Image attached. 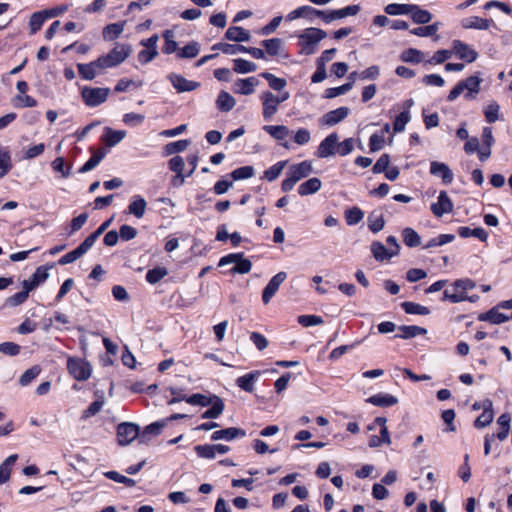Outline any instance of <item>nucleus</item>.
<instances>
[{
	"label": "nucleus",
	"instance_id": "nucleus-58",
	"mask_svg": "<svg viewBox=\"0 0 512 512\" xmlns=\"http://www.w3.org/2000/svg\"><path fill=\"white\" fill-rule=\"evenodd\" d=\"M214 400V396L208 397L203 394H193L186 399V402L191 405H199L202 407H206L212 404V401Z\"/></svg>",
	"mask_w": 512,
	"mask_h": 512
},
{
	"label": "nucleus",
	"instance_id": "nucleus-60",
	"mask_svg": "<svg viewBox=\"0 0 512 512\" xmlns=\"http://www.w3.org/2000/svg\"><path fill=\"white\" fill-rule=\"evenodd\" d=\"M254 175V168L252 166H242L232 171L231 177L233 180H245Z\"/></svg>",
	"mask_w": 512,
	"mask_h": 512
},
{
	"label": "nucleus",
	"instance_id": "nucleus-11",
	"mask_svg": "<svg viewBox=\"0 0 512 512\" xmlns=\"http://www.w3.org/2000/svg\"><path fill=\"white\" fill-rule=\"evenodd\" d=\"M263 105V117L265 120H270L271 117L277 112L279 101L270 91H265L261 95Z\"/></svg>",
	"mask_w": 512,
	"mask_h": 512
},
{
	"label": "nucleus",
	"instance_id": "nucleus-6",
	"mask_svg": "<svg viewBox=\"0 0 512 512\" xmlns=\"http://www.w3.org/2000/svg\"><path fill=\"white\" fill-rule=\"evenodd\" d=\"M53 268V265H42L39 266L36 271L30 276V278L22 281V288L28 292L36 289L41 283L46 281L49 277V270Z\"/></svg>",
	"mask_w": 512,
	"mask_h": 512
},
{
	"label": "nucleus",
	"instance_id": "nucleus-52",
	"mask_svg": "<svg viewBox=\"0 0 512 512\" xmlns=\"http://www.w3.org/2000/svg\"><path fill=\"white\" fill-rule=\"evenodd\" d=\"M262 45L265 47L266 52L271 56H276L282 47V40L280 38H271L262 41Z\"/></svg>",
	"mask_w": 512,
	"mask_h": 512
},
{
	"label": "nucleus",
	"instance_id": "nucleus-19",
	"mask_svg": "<svg viewBox=\"0 0 512 512\" xmlns=\"http://www.w3.org/2000/svg\"><path fill=\"white\" fill-rule=\"evenodd\" d=\"M126 136V132L123 130H113L110 127L104 129V135L102 141L107 147H114L120 143Z\"/></svg>",
	"mask_w": 512,
	"mask_h": 512
},
{
	"label": "nucleus",
	"instance_id": "nucleus-10",
	"mask_svg": "<svg viewBox=\"0 0 512 512\" xmlns=\"http://www.w3.org/2000/svg\"><path fill=\"white\" fill-rule=\"evenodd\" d=\"M453 203L445 191H441L438 196V201L431 205V211L436 217H442L444 214L453 211Z\"/></svg>",
	"mask_w": 512,
	"mask_h": 512
},
{
	"label": "nucleus",
	"instance_id": "nucleus-26",
	"mask_svg": "<svg viewBox=\"0 0 512 512\" xmlns=\"http://www.w3.org/2000/svg\"><path fill=\"white\" fill-rule=\"evenodd\" d=\"M258 83L259 81L255 77L238 79L235 83V91L242 95H250L254 92V88L258 85Z\"/></svg>",
	"mask_w": 512,
	"mask_h": 512
},
{
	"label": "nucleus",
	"instance_id": "nucleus-44",
	"mask_svg": "<svg viewBox=\"0 0 512 512\" xmlns=\"http://www.w3.org/2000/svg\"><path fill=\"white\" fill-rule=\"evenodd\" d=\"M385 225L383 215L381 213L372 212L368 216V227L373 233L380 232Z\"/></svg>",
	"mask_w": 512,
	"mask_h": 512
},
{
	"label": "nucleus",
	"instance_id": "nucleus-46",
	"mask_svg": "<svg viewBox=\"0 0 512 512\" xmlns=\"http://www.w3.org/2000/svg\"><path fill=\"white\" fill-rule=\"evenodd\" d=\"M400 58L404 62L417 64L423 60V52L414 48H409L401 53Z\"/></svg>",
	"mask_w": 512,
	"mask_h": 512
},
{
	"label": "nucleus",
	"instance_id": "nucleus-29",
	"mask_svg": "<svg viewBox=\"0 0 512 512\" xmlns=\"http://www.w3.org/2000/svg\"><path fill=\"white\" fill-rule=\"evenodd\" d=\"M322 183L319 178H310L307 181L300 184L298 187V193L301 196H307L310 194H314L321 189Z\"/></svg>",
	"mask_w": 512,
	"mask_h": 512
},
{
	"label": "nucleus",
	"instance_id": "nucleus-23",
	"mask_svg": "<svg viewBox=\"0 0 512 512\" xmlns=\"http://www.w3.org/2000/svg\"><path fill=\"white\" fill-rule=\"evenodd\" d=\"M399 333L395 335L397 338L401 339H411L419 335H425L427 330L423 327L416 325H402L398 327Z\"/></svg>",
	"mask_w": 512,
	"mask_h": 512
},
{
	"label": "nucleus",
	"instance_id": "nucleus-32",
	"mask_svg": "<svg viewBox=\"0 0 512 512\" xmlns=\"http://www.w3.org/2000/svg\"><path fill=\"white\" fill-rule=\"evenodd\" d=\"M458 235L461 238H468V237H476L482 242H486L488 239V233L481 227H477L474 229H471L469 227H459L458 228Z\"/></svg>",
	"mask_w": 512,
	"mask_h": 512
},
{
	"label": "nucleus",
	"instance_id": "nucleus-61",
	"mask_svg": "<svg viewBox=\"0 0 512 512\" xmlns=\"http://www.w3.org/2000/svg\"><path fill=\"white\" fill-rule=\"evenodd\" d=\"M104 475L108 479L113 480L118 483H122V484L126 485L127 487H133L136 484L135 480H133L132 478L121 475L120 473H118L116 471H108V472H105Z\"/></svg>",
	"mask_w": 512,
	"mask_h": 512
},
{
	"label": "nucleus",
	"instance_id": "nucleus-16",
	"mask_svg": "<svg viewBox=\"0 0 512 512\" xmlns=\"http://www.w3.org/2000/svg\"><path fill=\"white\" fill-rule=\"evenodd\" d=\"M246 435V432L243 429L236 428V427H229L222 430L214 431L211 435V439L213 441L218 440H227L231 441L238 437H244Z\"/></svg>",
	"mask_w": 512,
	"mask_h": 512
},
{
	"label": "nucleus",
	"instance_id": "nucleus-42",
	"mask_svg": "<svg viewBox=\"0 0 512 512\" xmlns=\"http://www.w3.org/2000/svg\"><path fill=\"white\" fill-rule=\"evenodd\" d=\"M413 8V4L391 3L385 7V12L389 15H408Z\"/></svg>",
	"mask_w": 512,
	"mask_h": 512
},
{
	"label": "nucleus",
	"instance_id": "nucleus-57",
	"mask_svg": "<svg viewBox=\"0 0 512 512\" xmlns=\"http://www.w3.org/2000/svg\"><path fill=\"white\" fill-rule=\"evenodd\" d=\"M252 269V262L244 258V255L242 254V257L240 260L234 265V267L230 270L231 274H247Z\"/></svg>",
	"mask_w": 512,
	"mask_h": 512
},
{
	"label": "nucleus",
	"instance_id": "nucleus-64",
	"mask_svg": "<svg viewBox=\"0 0 512 512\" xmlns=\"http://www.w3.org/2000/svg\"><path fill=\"white\" fill-rule=\"evenodd\" d=\"M359 11H360L359 5H349L342 9L333 10L335 20L342 19V18H345L348 16H354V15L358 14Z\"/></svg>",
	"mask_w": 512,
	"mask_h": 512
},
{
	"label": "nucleus",
	"instance_id": "nucleus-9",
	"mask_svg": "<svg viewBox=\"0 0 512 512\" xmlns=\"http://www.w3.org/2000/svg\"><path fill=\"white\" fill-rule=\"evenodd\" d=\"M287 278L286 272H279L276 275L272 277V279L269 281L267 286L264 288L262 293V300L264 304H268L270 300L273 298V296L278 291L280 285L285 281Z\"/></svg>",
	"mask_w": 512,
	"mask_h": 512
},
{
	"label": "nucleus",
	"instance_id": "nucleus-54",
	"mask_svg": "<svg viewBox=\"0 0 512 512\" xmlns=\"http://www.w3.org/2000/svg\"><path fill=\"white\" fill-rule=\"evenodd\" d=\"M164 38H165V44L162 48V51L164 54H172L174 52H177L178 53V45H177V42L175 40H173V32L170 31V30H167L165 31L164 33Z\"/></svg>",
	"mask_w": 512,
	"mask_h": 512
},
{
	"label": "nucleus",
	"instance_id": "nucleus-63",
	"mask_svg": "<svg viewBox=\"0 0 512 512\" xmlns=\"http://www.w3.org/2000/svg\"><path fill=\"white\" fill-rule=\"evenodd\" d=\"M410 121V113L409 111L401 112L395 119L393 123L394 132L399 133L404 131L407 123Z\"/></svg>",
	"mask_w": 512,
	"mask_h": 512
},
{
	"label": "nucleus",
	"instance_id": "nucleus-3",
	"mask_svg": "<svg viewBox=\"0 0 512 512\" xmlns=\"http://www.w3.org/2000/svg\"><path fill=\"white\" fill-rule=\"evenodd\" d=\"M69 373L78 381H85L91 376L92 368L84 360L70 357L67 361Z\"/></svg>",
	"mask_w": 512,
	"mask_h": 512
},
{
	"label": "nucleus",
	"instance_id": "nucleus-37",
	"mask_svg": "<svg viewBox=\"0 0 512 512\" xmlns=\"http://www.w3.org/2000/svg\"><path fill=\"white\" fill-rule=\"evenodd\" d=\"M263 129L276 140H284L290 134L287 126L284 125H266Z\"/></svg>",
	"mask_w": 512,
	"mask_h": 512
},
{
	"label": "nucleus",
	"instance_id": "nucleus-41",
	"mask_svg": "<svg viewBox=\"0 0 512 512\" xmlns=\"http://www.w3.org/2000/svg\"><path fill=\"white\" fill-rule=\"evenodd\" d=\"M401 307L402 309L405 311V313L407 314H414V315H428L430 313V310L428 307L426 306H423V305H420L418 303H414V302H403L401 304Z\"/></svg>",
	"mask_w": 512,
	"mask_h": 512
},
{
	"label": "nucleus",
	"instance_id": "nucleus-33",
	"mask_svg": "<svg viewBox=\"0 0 512 512\" xmlns=\"http://www.w3.org/2000/svg\"><path fill=\"white\" fill-rule=\"evenodd\" d=\"M314 13H316V8L311 7V6H301L297 9L291 11L287 15V20L293 21L295 19L303 17V18H306V19L312 21L315 17Z\"/></svg>",
	"mask_w": 512,
	"mask_h": 512
},
{
	"label": "nucleus",
	"instance_id": "nucleus-4",
	"mask_svg": "<svg viewBox=\"0 0 512 512\" xmlns=\"http://www.w3.org/2000/svg\"><path fill=\"white\" fill-rule=\"evenodd\" d=\"M109 88H89L85 87L82 89V97L87 106L96 107L104 103L109 95Z\"/></svg>",
	"mask_w": 512,
	"mask_h": 512
},
{
	"label": "nucleus",
	"instance_id": "nucleus-53",
	"mask_svg": "<svg viewBox=\"0 0 512 512\" xmlns=\"http://www.w3.org/2000/svg\"><path fill=\"white\" fill-rule=\"evenodd\" d=\"M500 106L495 101L489 103L484 109V115L488 123H494L499 119Z\"/></svg>",
	"mask_w": 512,
	"mask_h": 512
},
{
	"label": "nucleus",
	"instance_id": "nucleus-20",
	"mask_svg": "<svg viewBox=\"0 0 512 512\" xmlns=\"http://www.w3.org/2000/svg\"><path fill=\"white\" fill-rule=\"evenodd\" d=\"M500 309L495 306L491 308L488 312L480 314L478 319L480 321H488L492 324H501L507 322L510 317L499 311Z\"/></svg>",
	"mask_w": 512,
	"mask_h": 512
},
{
	"label": "nucleus",
	"instance_id": "nucleus-45",
	"mask_svg": "<svg viewBox=\"0 0 512 512\" xmlns=\"http://www.w3.org/2000/svg\"><path fill=\"white\" fill-rule=\"evenodd\" d=\"M234 62V71L237 73H249V72H255L257 70V65L253 62H250L248 60L238 58L233 60Z\"/></svg>",
	"mask_w": 512,
	"mask_h": 512
},
{
	"label": "nucleus",
	"instance_id": "nucleus-28",
	"mask_svg": "<svg viewBox=\"0 0 512 512\" xmlns=\"http://www.w3.org/2000/svg\"><path fill=\"white\" fill-rule=\"evenodd\" d=\"M166 424L167 420H160L146 426L143 432L140 434V442L144 443L149 441L150 435H159Z\"/></svg>",
	"mask_w": 512,
	"mask_h": 512
},
{
	"label": "nucleus",
	"instance_id": "nucleus-59",
	"mask_svg": "<svg viewBox=\"0 0 512 512\" xmlns=\"http://www.w3.org/2000/svg\"><path fill=\"white\" fill-rule=\"evenodd\" d=\"M77 69L79 75L84 80H93L97 76V71L95 70L91 62L86 64H78Z\"/></svg>",
	"mask_w": 512,
	"mask_h": 512
},
{
	"label": "nucleus",
	"instance_id": "nucleus-21",
	"mask_svg": "<svg viewBox=\"0 0 512 512\" xmlns=\"http://www.w3.org/2000/svg\"><path fill=\"white\" fill-rule=\"evenodd\" d=\"M371 252L377 261L389 260L397 255V251L388 250L381 242L375 241L371 245Z\"/></svg>",
	"mask_w": 512,
	"mask_h": 512
},
{
	"label": "nucleus",
	"instance_id": "nucleus-30",
	"mask_svg": "<svg viewBox=\"0 0 512 512\" xmlns=\"http://www.w3.org/2000/svg\"><path fill=\"white\" fill-rule=\"evenodd\" d=\"M224 408L225 405L222 399L217 396H214V400L212 401L211 407L201 415V418L216 419L223 413Z\"/></svg>",
	"mask_w": 512,
	"mask_h": 512
},
{
	"label": "nucleus",
	"instance_id": "nucleus-39",
	"mask_svg": "<svg viewBox=\"0 0 512 512\" xmlns=\"http://www.w3.org/2000/svg\"><path fill=\"white\" fill-rule=\"evenodd\" d=\"M124 30V23H112L103 30V37L107 41H112L120 36Z\"/></svg>",
	"mask_w": 512,
	"mask_h": 512
},
{
	"label": "nucleus",
	"instance_id": "nucleus-7",
	"mask_svg": "<svg viewBox=\"0 0 512 512\" xmlns=\"http://www.w3.org/2000/svg\"><path fill=\"white\" fill-rule=\"evenodd\" d=\"M167 79L171 82L173 88L178 93L194 91L200 87V83L192 80H188L180 74L169 73Z\"/></svg>",
	"mask_w": 512,
	"mask_h": 512
},
{
	"label": "nucleus",
	"instance_id": "nucleus-48",
	"mask_svg": "<svg viewBox=\"0 0 512 512\" xmlns=\"http://www.w3.org/2000/svg\"><path fill=\"white\" fill-rule=\"evenodd\" d=\"M29 293L30 292L26 289H23L22 291L6 298L4 305L8 307L20 306L27 300Z\"/></svg>",
	"mask_w": 512,
	"mask_h": 512
},
{
	"label": "nucleus",
	"instance_id": "nucleus-27",
	"mask_svg": "<svg viewBox=\"0 0 512 512\" xmlns=\"http://www.w3.org/2000/svg\"><path fill=\"white\" fill-rule=\"evenodd\" d=\"M461 82L464 90H467V93L464 95L466 99L474 98L479 93L481 79L478 76H470Z\"/></svg>",
	"mask_w": 512,
	"mask_h": 512
},
{
	"label": "nucleus",
	"instance_id": "nucleus-50",
	"mask_svg": "<svg viewBox=\"0 0 512 512\" xmlns=\"http://www.w3.org/2000/svg\"><path fill=\"white\" fill-rule=\"evenodd\" d=\"M46 16L43 13V11L34 12L29 21V27L31 34H35L37 31H39L46 20Z\"/></svg>",
	"mask_w": 512,
	"mask_h": 512
},
{
	"label": "nucleus",
	"instance_id": "nucleus-51",
	"mask_svg": "<svg viewBox=\"0 0 512 512\" xmlns=\"http://www.w3.org/2000/svg\"><path fill=\"white\" fill-rule=\"evenodd\" d=\"M168 274V270L164 267H156L148 270L146 280L150 284H156Z\"/></svg>",
	"mask_w": 512,
	"mask_h": 512
},
{
	"label": "nucleus",
	"instance_id": "nucleus-62",
	"mask_svg": "<svg viewBox=\"0 0 512 512\" xmlns=\"http://www.w3.org/2000/svg\"><path fill=\"white\" fill-rule=\"evenodd\" d=\"M285 165H286V161H279V162H277L276 164H274L273 166H271L270 168H268L265 171L264 177L268 181H274L275 179H277L280 176V174L283 171Z\"/></svg>",
	"mask_w": 512,
	"mask_h": 512
},
{
	"label": "nucleus",
	"instance_id": "nucleus-56",
	"mask_svg": "<svg viewBox=\"0 0 512 512\" xmlns=\"http://www.w3.org/2000/svg\"><path fill=\"white\" fill-rule=\"evenodd\" d=\"M438 29H439V23H433V24L425 26V27L414 28L410 32H411V34L419 36V37H429V36L435 35L437 33Z\"/></svg>",
	"mask_w": 512,
	"mask_h": 512
},
{
	"label": "nucleus",
	"instance_id": "nucleus-22",
	"mask_svg": "<svg viewBox=\"0 0 512 512\" xmlns=\"http://www.w3.org/2000/svg\"><path fill=\"white\" fill-rule=\"evenodd\" d=\"M260 371H253L236 380L237 386L245 392L252 393L254 391L255 380L260 376Z\"/></svg>",
	"mask_w": 512,
	"mask_h": 512
},
{
	"label": "nucleus",
	"instance_id": "nucleus-13",
	"mask_svg": "<svg viewBox=\"0 0 512 512\" xmlns=\"http://www.w3.org/2000/svg\"><path fill=\"white\" fill-rule=\"evenodd\" d=\"M350 113V109L348 107H339L335 110L327 112L323 118L322 122L327 126H334L339 122L343 121Z\"/></svg>",
	"mask_w": 512,
	"mask_h": 512
},
{
	"label": "nucleus",
	"instance_id": "nucleus-40",
	"mask_svg": "<svg viewBox=\"0 0 512 512\" xmlns=\"http://www.w3.org/2000/svg\"><path fill=\"white\" fill-rule=\"evenodd\" d=\"M413 8L411 9V16L415 23L417 24H426L431 21L432 15L429 11L421 9L418 5L413 4Z\"/></svg>",
	"mask_w": 512,
	"mask_h": 512
},
{
	"label": "nucleus",
	"instance_id": "nucleus-1",
	"mask_svg": "<svg viewBox=\"0 0 512 512\" xmlns=\"http://www.w3.org/2000/svg\"><path fill=\"white\" fill-rule=\"evenodd\" d=\"M327 33L319 28H307L299 36L301 54L311 55L315 52L317 44L326 38Z\"/></svg>",
	"mask_w": 512,
	"mask_h": 512
},
{
	"label": "nucleus",
	"instance_id": "nucleus-14",
	"mask_svg": "<svg viewBox=\"0 0 512 512\" xmlns=\"http://www.w3.org/2000/svg\"><path fill=\"white\" fill-rule=\"evenodd\" d=\"M430 173L440 177L445 184H450L453 181V173L445 163L432 161L430 164Z\"/></svg>",
	"mask_w": 512,
	"mask_h": 512
},
{
	"label": "nucleus",
	"instance_id": "nucleus-49",
	"mask_svg": "<svg viewBox=\"0 0 512 512\" xmlns=\"http://www.w3.org/2000/svg\"><path fill=\"white\" fill-rule=\"evenodd\" d=\"M12 168L11 156L8 150L0 148V179Z\"/></svg>",
	"mask_w": 512,
	"mask_h": 512
},
{
	"label": "nucleus",
	"instance_id": "nucleus-17",
	"mask_svg": "<svg viewBox=\"0 0 512 512\" xmlns=\"http://www.w3.org/2000/svg\"><path fill=\"white\" fill-rule=\"evenodd\" d=\"M92 156L90 159L79 169L80 173H86L93 170L105 158L106 151L103 148L93 149L90 148Z\"/></svg>",
	"mask_w": 512,
	"mask_h": 512
},
{
	"label": "nucleus",
	"instance_id": "nucleus-8",
	"mask_svg": "<svg viewBox=\"0 0 512 512\" xmlns=\"http://www.w3.org/2000/svg\"><path fill=\"white\" fill-rule=\"evenodd\" d=\"M338 140L339 136L337 133L333 132L328 135L318 146L316 156L319 158H328L333 156L336 153L335 149L337 147Z\"/></svg>",
	"mask_w": 512,
	"mask_h": 512
},
{
	"label": "nucleus",
	"instance_id": "nucleus-18",
	"mask_svg": "<svg viewBox=\"0 0 512 512\" xmlns=\"http://www.w3.org/2000/svg\"><path fill=\"white\" fill-rule=\"evenodd\" d=\"M312 172V165L308 161L294 164L289 168L288 174L296 180V182L307 177Z\"/></svg>",
	"mask_w": 512,
	"mask_h": 512
},
{
	"label": "nucleus",
	"instance_id": "nucleus-43",
	"mask_svg": "<svg viewBox=\"0 0 512 512\" xmlns=\"http://www.w3.org/2000/svg\"><path fill=\"white\" fill-rule=\"evenodd\" d=\"M260 76L267 80L270 88H272L273 90L281 91L287 85V82L284 78L276 77L272 73L263 72L260 74Z\"/></svg>",
	"mask_w": 512,
	"mask_h": 512
},
{
	"label": "nucleus",
	"instance_id": "nucleus-5",
	"mask_svg": "<svg viewBox=\"0 0 512 512\" xmlns=\"http://www.w3.org/2000/svg\"><path fill=\"white\" fill-rule=\"evenodd\" d=\"M137 437L140 438L139 426L131 422H123L117 427V439L121 446L129 445Z\"/></svg>",
	"mask_w": 512,
	"mask_h": 512
},
{
	"label": "nucleus",
	"instance_id": "nucleus-2",
	"mask_svg": "<svg viewBox=\"0 0 512 512\" xmlns=\"http://www.w3.org/2000/svg\"><path fill=\"white\" fill-rule=\"evenodd\" d=\"M131 52L130 45L117 43L106 55H102V58L108 68H113L123 63L130 56Z\"/></svg>",
	"mask_w": 512,
	"mask_h": 512
},
{
	"label": "nucleus",
	"instance_id": "nucleus-15",
	"mask_svg": "<svg viewBox=\"0 0 512 512\" xmlns=\"http://www.w3.org/2000/svg\"><path fill=\"white\" fill-rule=\"evenodd\" d=\"M492 407L493 403L491 400L486 399L483 401V412L474 422L476 428H484L493 421L494 413Z\"/></svg>",
	"mask_w": 512,
	"mask_h": 512
},
{
	"label": "nucleus",
	"instance_id": "nucleus-47",
	"mask_svg": "<svg viewBox=\"0 0 512 512\" xmlns=\"http://www.w3.org/2000/svg\"><path fill=\"white\" fill-rule=\"evenodd\" d=\"M190 145V141L187 139L170 142L165 145L166 155H173L175 153L183 152Z\"/></svg>",
	"mask_w": 512,
	"mask_h": 512
},
{
	"label": "nucleus",
	"instance_id": "nucleus-12",
	"mask_svg": "<svg viewBox=\"0 0 512 512\" xmlns=\"http://www.w3.org/2000/svg\"><path fill=\"white\" fill-rule=\"evenodd\" d=\"M453 50L454 52L462 59L468 63L474 62L477 59L478 53L472 49L468 44L460 41H453Z\"/></svg>",
	"mask_w": 512,
	"mask_h": 512
},
{
	"label": "nucleus",
	"instance_id": "nucleus-35",
	"mask_svg": "<svg viewBox=\"0 0 512 512\" xmlns=\"http://www.w3.org/2000/svg\"><path fill=\"white\" fill-rule=\"evenodd\" d=\"M402 238L404 244L409 248L418 247L421 244V237L413 228L410 227L402 230Z\"/></svg>",
	"mask_w": 512,
	"mask_h": 512
},
{
	"label": "nucleus",
	"instance_id": "nucleus-34",
	"mask_svg": "<svg viewBox=\"0 0 512 512\" xmlns=\"http://www.w3.org/2000/svg\"><path fill=\"white\" fill-rule=\"evenodd\" d=\"M235 103V99L226 91H221L216 100L217 108L223 112L232 110Z\"/></svg>",
	"mask_w": 512,
	"mask_h": 512
},
{
	"label": "nucleus",
	"instance_id": "nucleus-55",
	"mask_svg": "<svg viewBox=\"0 0 512 512\" xmlns=\"http://www.w3.org/2000/svg\"><path fill=\"white\" fill-rule=\"evenodd\" d=\"M364 213L358 207H352L345 212V219L348 225H356L363 219Z\"/></svg>",
	"mask_w": 512,
	"mask_h": 512
},
{
	"label": "nucleus",
	"instance_id": "nucleus-36",
	"mask_svg": "<svg viewBox=\"0 0 512 512\" xmlns=\"http://www.w3.org/2000/svg\"><path fill=\"white\" fill-rule=\"evenodd\" d=\"M466 29L487 30L490 27V21L478 16L467 18L462 23Z\"/></svg>",
	"mask_w": 512,
	"mask_h": 512
},
{
	"label": "nucleus",
	"instance_id": "nucleus-25",
	"mask_svg": "<svg viewBox=\"0 0 512 512\" xmlns=\"http://www.w3.org/2000/svg\"><path fill=\"white\" fill-rule=\"evenodd\" d=\"M146 207V200L142 196L136 195L132 198L128 206V212L134 215L136 218H142L145 214Z\"/></svg>",
	"mask_w": 512,
	"mask_h": 512
},
{
	"label": "nucleus",
	"instance_id": "nucleus-38",
	"mask_svg": "<svg viewBox=\"0 0 512 512\" xmlns=\"http://www.w3.org/2000/svg\"><path fill=\"white\" fill-rule=\"evenodd\" d=\"M200 52V44L196 41H191L183 48L178 50L179 58H195Z\"/></svg>",
	"mask_w": 512,
	"mask_h": 512
},
{
	"label": "nucleus",
	"instance_id": "nucleus-24",
	"mask_svg": "<svg viewBox=\"0 0 512 512\" xmlns=\"http://www.w3.org/2000/svg\"><path fill=\"white\" fill-rule=\"evenodd\" d=\"M226 39L234 42H247L250 40L249 31L239 26L229 27L225 33Z\"/></svg>",
	"mask_w": 512,
	"mask_h": 512
},
{
	"label": "nucleus",
	"instance_id": "nucleus-31",
	"mask_svg": "<svg viewBox=\"0 0 512 512\" xmlns=\"http://www.w3.org/2000/svg\"><path fill=\"white\" fill-rule=\"evenodd\" d=\"M367 402L379 406V407H389L398 403V399L390 394H376L367 399Z\"/></svg>",
	"mask_w": 512,
	"mask_h": 512
}]
</instances>
